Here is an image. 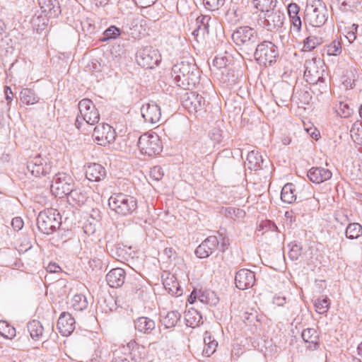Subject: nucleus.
<instances>
[{
	"instance_id": "obj_15",
	"label": "nucleus",
	"mask_w": 362,
	"mask_h": 362,
	"mask_svg": "<svg viewBox=\"0 0 362 362\" xmlns=\"http://www.w3.org/2000/svg\"><path fill=\"white\" fill-rule=\"evenodd\" d=\"M255 283V273L249 269H242L236 272L235 284L240 290H245L252 287Z\"/></svg>"
},
{
	"instance_id": "obj_9",
	"label": "nucleus",
	"mask_w": 362,
	"mask_h": 362,
	"mask_svg": "<svg viewBox=\"0 0 362 362\" xmlns=\"http://www.w3.org/2000/svg\"><path fill=\"white\" fill-rule=\"evenodd\" d=\"M136 62L145 69H152L158 65L161 56L158 49L153 47H145L136 53Z\"/></svg>"
},
{
	"instance_id": "obj_45",
	"label": "nucleus",
	"mask_w": 362,
	"mask_h": 362,
	"mask_svg": "<svg viewBox=\"0 0 362 362\" xmlns=\"http://www.w3.org/2000/svg\"><path fill=\"white\" fill-rule=\"evenodd\" d=\"M254 6L261 11V13L267 12V10L274 8L276 0H252Z\"/></svg>"
},
{
	"instance_id": "obj_6",
	"label": "nucleus",
	"mask_w": 362,
	"mask_h": 362,
	"mask_svg": "<svg viewBox=\"0 0 362 362\" xmlns=\"http://www.w3.org/2000/svg\"><path fill=\"white\" fill-rule=\"evenodd\" d=\"M254 57L259 64L270 66L276 62L279 50L272 42L263 41L255 46Z\"/></svg>"
},
{
	"instance_id": "obj_3",
	"label": "nucleus",
	"mask_w": 362,
	"mask_h": 362,
	"mask_svg": "<svg viewBox=\"0 0 362 362\" xmlns=\"http://www.w3.org/2000/svg\"><path fill=\"white\" fill-rule=\"evenodd\" d=\"M73 180L71 177L65 173H58L52 179L51 192L55 197L63 199L67 197V202H70L69 198H74L78 195L76 191L72 189Z\"/></svg>"
},
{
	"instance_id": "obj_63",
	"label": "nucleus",
	"mask_w": 362,
	"mask_h": 362,
	"mask_svg": "<svg viewBox=\"0 0 362 362\" xmlns=\"http://www.w3.org/2000/svg\"><path fill=\"white\" fill-rule=\"evenodd\" d=\"M135 4L141 8H146L153 4L156 0H133Z\"/></svg>"
},
{
	"instance_id": "obj_13",
	"label": "nucleus",
	"mask_w": 362,
	"mask_h": 362,
	"mask_svg": "<svg viewBox=\"0 0 362 362\" xmlns=\"http://www.w3.org/2000/svg\"><path fill=\"white\" fill-rule=\"evenodd\" d=\"M211 18L208 15H201L196 19L197 27L193 30L192 35L198 43H203L206 36L209 33Z\"/></svg>"
},
{
	"instance_id": "obj_18",
	"label": "nucleus",
	"mask_w": 362,
	"mask_h": 362,
	"mask_svg": "<svg viewBox=\"0 0 362 362\" xmlns=\"http://www.w3.org/2000/svg\"><path fill=\"white\" fill-rule=\"evenodd\" d=\"M75 320L71 314L62 313L57 322V329L63 336H69L75 329Z\"/></svg>"
},
{
	"instance_id": "obj_47",
	"label": "nucleus",
	"mask_w": 362,
	"mask_h": 362,
	"mask_svg": "<svg viewBox=\"0 0 362 362\" xmlns=\"http://www.w3.org/2000/svg\"><path fill=\"white\" fill-rule=\"evenodd\" d=\"M329 299L327 297L319 298L315 300V308L319 314H325L329 308Z\"/></svg>"
},
{
	"instance_id": "obj_37",
	"label": "nucleus",
	"mask_w": 362,
	"mask_h": 362,
	"mask_svg": "<svg viewBox=\"0 0 362 362\" xmlns=\"http://www.w3.org/2000/svg\"><path fill=\"white\" fill-rule=\"evenodd\" d=\"M93 102L88 98H84L79 101L78 109L83 119L90 120V115H89V111L93 110Z\"/></svg>"
},
{
	"instance_id": "obj_57",
	"label": "nucleus",
	"mask_w": 362,
	"mask_h": 362,
	"mask_svg": "<svg viewBox=\"0 0 362 362\" xmlns=\"http://www.w3.org/2000/svg\"><path fill=\"white\" fill-rule=\"evenodd\" d=\"M164 175V172L160 166L156 165L150 170V177L151 180L158 182L160 180Z\"/></svg>"
},
{
	"instance_id": "obj_53",
	"label": "nucleus",
	"mask_w": 362,
	"mask_h": 362,
	"mask_svg": "<svg viewBox=\"0 0 362 362\" xmlns=\"http://www.w3.org/2000/svg\"><path fill=\"white\" fill-rule=\"evenodd\" d=\"M203 3L207 10L214 11L224 4L225 0H203Z\"/></svg>"
},
{
	"instance_id": "obj_30",
	"label": "nucleus",
	"mask_w": 362,
	"mask_h": 362,
	"mask_svg": "<svg viewBox=\"0 0 362 362\" xmlns=\"http://www.w3.org/2000/svg\"><path fill=\"white\" fill-rule=\"evenodd\" d=\"M281 199L285 204H293L296 201V187L293 183H287L282 187Z\"/></svg>"
},
{
	"instance_id": "obj_46",
	"label": "nucleus",
	"mask_w": 362,
	"mask_h": 362,
	"mask_svg": "<svg viewBox=\"0 0 362 362\" xmlns=\"http://www.w3.org/2000/svg\"><path fill=\"white\" fill-rule=\"evenodd\" d=\"M323 40L321 37L315 35H310L304 40L303 51H311L314 49L317 45H321Z\"/></svg>"
},
{
	"instance_id": "obj_40",
	"label": "nucleus",
	"mask_w": 362,
	"mask_h": 362,
	"mask_svg": "<svg viewBox=\"0 0 362 362\" xmlns=\"http://www.w3.org/2000/svg\"><path fill=\"white\" fill-rule=\"evenodd\" d=\"M119 349L122 350L124 352L128 351L131 355V358L133 360L137 356L136 352L139 354V356H141V350L144 351V347L139 346L135 340H131L127 344V346H122Z\"/></svg>"
},
{
	"instance_id": "obj_11",
	"label": "nucleus",
	"mask_w": 362,
	"mask_h": 362,
	"mask_svg": "<svg viewBox=\"0 0 362 362\" xmlns=\"http://www.w3.org/2000/svg\"><path fill=\"white\" fill-rule=\"evenodd\" d=\"M204 98L195 92L187 93L182 100V106L189 112L196 114L204 110Z\"/></svg>"
},
{
	"instance_id": "obj_2",
	"label": "nucleus",
	"mask_w": 362,
	"mask_h": 362,
	"mask_svg": "<svg viewBox=\"0 0 362 362\" xmlns=\"http://www.w3.org/2000/svg\"><path fill=\"white\" fill-rule=\"evenodd\" d=\"M232 40L240 50L250 54L253 52L259 37L255 29L249 26H242L233 33Z\"/></svg>"
},
{
	"instance_id": "obj_4",
	"label": "nucleus",
	"mask_w": 362,
	"mask_h": 362,
	"mask_svg": "<svg viewBox=\"0 0 362 362\" xmlns=\"http://www.w3.org/2000/svg\"><path fill=\"white\" fill-rule=\"evenodd\" d=\"M62 217L57 209L47 208L39 213L37 218V225L40 231L44 234L49 235L59 228Z\"/></svg>"
},
{
	"instance_id": "obj_7",
	"label": "nucleus",
	"mask_w": 362,
	"mask_h": 362,
	"mask_svg": "<svg viewBox=\"0 0 362 362\" xmlns=\"http://www.w3.org/2000/svg\"><path fill=\"white\" fill-rule=\"evenodd\" d=\"M285 20L284 14L278 9L272 8L258 15L257 23L268 31H277L282 28Z\"/></svg>"
},
{
	"instance_id": "obj_29",
	"label": "nucleus",
	"mask_w": 362,
	"mask_h": 362,
	"mask_svg": "<svg viewBox=\"0 0 362 362\" xmlns=\"http://www.w3.org/2000/svg\"><path fill=\"white\" fill-rule=\"evenodd\" d=\"M255 233L257 235H265L272 233L274 238H278V228L270 220H262L258 224Z\"/></svg>"
},
{
	"instance_id": "obj_20",
	"label": "nucleus",
	"mask_w": 362,
	"mask_h": 362,
	"mask_svg": "<svg viewBox=\"0 0 362 362\" xmlns=\"http://www.w3.org/2000/svg\"><path fill=\"white\" fill-rule=\"evenodd\" d=\"M42 13L49 18L58 17L61 8L58 0H37Z\"/></svg>"
},
{
	"instance_id": "obj_28",
	"label": "nucleus",
	"mask_w": 362,
	"mask_h": 362,
	"mask_svg": "<svg viewBox=\"0 0 362 362\" xmlns=\"http://www.w3.org/2000/svg\"><path fill=\"white\" fill-rule=\"evenodd\" d=\"M134 327L138 332L148 334L155 329L156 322L149 317H139L134 320Z\"/></svg>"
},
{
	"instance_id": "obj_35",
	"label": "nucleus",
	"mask_w": 362,
	"mask_h": 362,
	"mask_svg": "<svg viewBox=\"0 0 362 362\" xmlns=\"http://www.w3.org/2000/svg\"><path fill=\"white\" fill-rule=\"evenodd\" d=\"M27 327L33 339H39L42 335L44 329L40 321L33 320L28 323Z\"/></svg>"
},
{
	"instance_id": "obj_51",
	"label": "nucleus",
	"mask_w": 362,
	"mask_h": 362,
	"mask_svg": "<svg viewBox=\"0 0 362 362\" xmlns=\"http://www.w3.org/2000/svg\"><path fill=\"white\" fill-rule=\"evenodd\" d=\"M121 34V30L119 28L115 25H111L107 29H106L103 33V37L102 41H107L110 40L116 39Z\"/></svg>"
},
{
	"instance_id": "obj_61",
	"label": "nucleus",
	"mask_w": 362,
	"mask_h": 362,
	"mask_svg": "<svg viewBox=\"0 0 362 362\" xmlns=\"http://www.w3.org/2000/svg\"><path fill=\"white\" fill-rule=\"evenodd\" d=\"M126 252L124 247H122L120 245H117L115 250L114 257L117 258L118 260L122 261V259H125Z\"/></svg>"
},
{
	"instance_id": "obj_62",
	"label": "nucleus",
	"mask_w": 362,
	"mask_h": 362,
	"mask_svg": "<svg viewBox=\"0 0 362 362\" xmlns=\"http://www.w3.org/2000/svg\"><path fill=\"white\" fill-rule=\"evenodd\" d=\"M11 226L15 230H19L23 227V221L21 217H15L11 221Z\"/></svg>"
},
{
	"instance_id": "obj_14",
	"label": "nucleus",
	"mask_w": 362,
	"mask_h": 362,
	"mask_svg": "<svg viewBox=\"0 0 362 362\" xmlns=\"http://www.w3.org/2000/svg\"><path fill=\"white\" fill-rule=\"evenodd\" d=\"M141 113L145 122L156 124L161 117L160 107L154 102L146 103L141 107Z\"/></svg>"
},
{
	"instance_id": "obj_55",
	"label": "nucleus",
	"mask_w": 362,
	"mask_h": 362,
	"mask_svg": "<svg viewBox=\"0 0 362 362\" xmlns=\"http://www.w3.org/2000/svg\"><path fill=\"white\" fill-rule=\"evenodd\" d=\"M315 199L318 202V204H325L330 203L334 200V197L331 194L330 192H317L315 196Z\"/></svg>"
},
{
	"instance_id": "obj_10",
	"label": "nucleus",
	"mask_w": 362,
	"mask_h": 362,
	"mask_svg": "<svg viewBox=\"0 0 362 362\" xmlns=\"http://www.w3.org/2000/svg\"><path fill=\"white\" fill-rule=\"evenodd\" d=\"M93 137L98 144L105 146L115 141L116 133L110 125L101 123L98 124L94 128Z\"/></svg>"
},
{
	"instance_id": "obj_59",
	"label": "nucleus",
	"mask_w": 362,
	"mask_h": 362,
	"mask_svg": "<svg viewBox=\"0 0 362 362\" xmlns=\"http://www.w3.org/2000/svg\"><path fill=\"white\" fill-rule=\"evenodd\" d=\"M89 115H90V119H84L88 124L93 125L95 124L98 123L100 119V114L98 111V110L95 108V105H93V110L89 111Z\"/></svg>"
},
{
	"instance_id": "obj_64",
	"label": "nucleus",
	"mask_w": 362,
	"mask_h": 362,
	"mask_svg": "<svg viewBox=\"0 0 362 362\" xmlns=\"http://www.w3.org/2000/svg\"><path fill=\"white\" fill-rule=\"evenodd\" d=\"M46 269L49 273H59L62 272L61 267L56 263H49Z\"/></svg>"
},
{
	"instance_id": "obj_50",
	"label": "nucleus",
	"mask_w": 362,
	"mask_h": 362,
	"mask_svg": "<svg viewBox=\"0 0 362 362\" xmlns=\"http://www.w3.org/2000/svg\"><path fill=\"white\" fill-rule=\"evenodd\" d=\"M350 133L354 142L359 144L361 140L360 137H362V122H355L351 128Z\"/></svg>"
},
{
	"instance_id": "obj_17",
	"label": "nucleus",
	"mask_w": 362,
	"mask_h": 362,
	"mask_svg": "<svg viewBox=\"0 0 362 362\" xmlns=\"http://www.w3.org/2000/svg\"><path fill=\"white\" fill-rule=\"evenodd\" d=\"M317 62L318 64H320V59L317 60L316 58H313L311 59L306 60L304 64V76L307 81H310L312 83L324 81L323 77L319 71Z\"/></svg>"
},
{
	"instance_id": "obj_52",
	"label": "nucleus",
	"mask_w": 362,
	"mask_h": 362,
	"mask_svg": "<svg viewBox=\"0 0 362 362\" xmlns=\"http://www.w3.org/2000/svg\"><path fill=\"white\" fill-rule=\"evenodd\" d=\"M335 111L337 115L344 118L349 117L353 113V110L347 103L344 102H339V105L335 107Z\"/></svg>"
},
{
	"instance_id": "obj_27",
	"label": "nucleus",
	"mask_w": 362,
	"mask_h": 362,
	"mask_svg": "<svg viewBox=\"0 0 362 362\" xmlns=\"http://www.w3.org/2000/svg\"><path fill=\"white\" fill-rule=\"evenodd\" d=\"M181 315L177 310L160 312V322L165 329H170L175 327L180 320Z\"/></svg>"
},
{
	"instance_id": "obj_58",
	"label": "nucleus",
	"mask_w": 362,
	"mask_h": 362,
	"mask_svg": "<svg viewBox=\"0 0 362 362\" xmlns=\"http://www.w3.org/2000/svg\"><path fill=\"white\" fill-rule=\"evenodd\" d=\"M302 247L298 244H293L288 252V257L291 260H296L301 255Z\"/></svg>"
},
{
	"instance_id": "obj_22",
	"label": "nucleus",
	"mask_w": 362,
	"mask_h": 362,
	"mask_svg": "<svg viewBox=\"0 0 362 362\" xmlns=\"http://www.w3.org/2000/svg\"><path fill=\"white\" fill-rule=\"evenodd\" d=\"M126 273L122 268L111 269L106 275L107 284L112 288L122 286L125 281Z\"/></svg>"
},
{
	"instance_id": "obj_43",
	"label": "nucleus",
	"mask_w": 362,
	"mask_h": 362,
	"mask_svg": "<svg viewBox=\"0 0 362 362\" xmlns=\"http://www.w3.org/2000/svg\"><path fill=\"white\" fill-rule=\"evenodd\" d=\"M134 202H136L134 197L117 193L109 197L107 204H132Z\"/></svg>"
},
{
	"instance_id": "obj_36",
	"label": "nucleus",
	"mask_w": 362,
	"mask_h": 362,
	"mask_svg": "<svg viewBox=\"0 0 362 362\" xmlns=\"http://www.w3.org/2000/svg\"><path fill=\"white\" fill-rule=\"evenodd\" d=\"M21 100L26 105H33L39 101V98L30 88H23L20 93Z\"/></svg>"
},
{
	"instance_id": "obj_44",
	"label": "nucleus",
	"mask_w": 362,
	"mask_h": 362,
	"mask_svg": "<svg viewBox=\"0 0 362 362\" xmlns=\"http://www.w3.org/2000/svg\"><path fill=\"white\" fill-rule=\"evenodd\" d=\"M111 211L116 214L127 216L134 211L137 205H108Z\"/></svg>"
},
{
	"instance_id": "obj_56",
	"label": "nucleus",
	"mask_w": 362,
	"mask_h": 362,
	"mask_svg": "<svg viewBox=\"0 0 362 362\" xmlns=\"http://www.w3.org/2000/svg\"><path fill=\"white\" fill-rule=\"evenodd\" d=\"M112 362H130L129 356L121 349L113 351Z\"/></svg>"
},
{
	"instance_id": "obj_23",
	"label": "nucleus",
	"mask_w": 362,
	"mask_h": 362,
	"mask_svg": "<svg viewBox=\"0 0 362 362\" xmlns=\"http://www.w3.org/2000/svg\"><path fill=\"white\" fill-rule=\"evenodd\" d=\"M86 177L92 182H99L106 176L105 168L98 163H90L86 168Z\"/></svg>"
},
{
	"instance_id": "obj_49",
	"label": "nucleus",
	"mask_w": 362,
	"mask_h": 362,
	"mask_svg": "<svg viewBox=\"0 0 362 362\" xmlns=\"http://www.w3.org/2000/svg\"><path fill=\"white\" fill-rule=\"evenodd\" d=\"M325 50L329 56H339L342 52L341 44L334 40L326 47Z\"/></svg>"
},
{
	"instance_id": "obj_42",
	"label": "nucleus",
	"mask_w": 362,
	"mask_h": 362,
	"mask_svg": "<svg viewBox=\"0 0 362 362\" xmlns=\"http://www.w3.org/2000/svg\"><path fill=\"white\" fill-rule=\"evenodd\" d=\"M339 8L342 12H354L360 4V0H337Z\"/></svg>"
},
{
	"instance_id": "obj_26",
	"label": "nucleus",
	"mask_w": 362,
	"mask_h": 362,
	"mask_svg": "<svg viewBox=\"0 0 362 362\" xmlns=\"http://www.w3.org/2000/svg\"><path fill=\"white\" fill-rule=\"evenodd\" d=\"M264 158L257 151H251L248 153L245 165L250 170H258L262 169Z\"/></svg>"
},
{
	"instance_id": "obj_24",
	"label": "nucleus",
	"mask_w": 362,
	"mask_h": 362,
	"mask_svg": "<svg viewBox=\"0 0 362 362\" xmlns=\"http://www.w3.org/2000/svg\"><path fill=\"white\" fill-rule=\"evenodd\" d=\"M287 10L291 21V30L298 33L302 25L301 19L298 16L300 8L298 4L291 3L288 5Z\"/></svg>"
},
{
	"instance_id": "obj_25",
	"label": "nucleus",
	"mask_w": 362,
	"mask_h": 362,
	"mask_svg": "<svg viewBox=\"0 0 362 362\" xmlns=\"http://www.w3.org/2000/svg\"><path fill=\"white\" fill-rule=\"evenodd\" d=\"M332 175L331 171L324 168H312L308 173L310 181L317 184L329 180Z\"/></svg>"
},
{
	"instance_id": "obj_21",
	"label": "nucleus",
	"mask_w": 362,
	"mask_h": 362,
	"mask_svg": "<svg viewBox=\"0 0 362 362\" xmlns=\"http://www.w3.org/2000/svg\"><path fill=\"white\" fill-rule=\"evenodd\" d=\"M301 337L305 343L307 349L313 351L320 347L319 334L313 328H307L303 330Z\"/></svg>"
},
{
	"instance_id": "obj_38",
	"label": "nucleus",
	"mask_w": 362,
	"mask_h": 362,
	"mask_svg": "<svg viewBox=\"0 0 362 362\" xmlns=\"http://www.w3.org/2000/svg\"><path fill=\"white\" fill-rule=\"evenodd\" d=\"M72 308L76 311H82L87 308L88 300L83 294H76L71 300Z\"/></svg>"
},
{
	"instance_id": "obj_60",
	"label": "nucleus",
	"mask_w": 362,
	"mask_h": 362,
	"mask_svg": "<svg viewBox=\"0 0 362 362\" xmlns=\"http://www.w3.org/2000/svg\"><path fill=\"white\" fill-rule=\"evenodd\" d=\"M228 59L226 57H216L213 60V66L218 69L226 68Z\"/></svg>"
},
{
	"instance_id": "obj_34",
	"label": "nucleus",
	"mask_w": 362,
	"mask_h": 362,
	"mask_svg": "<svg viewBox=\"0 0 362 362\" xmlns=\"http://www.w3.org/2000/svg\"><path fill=\"white\" fill-rule=\"evenodd\" d=\"M49 17L47 16L45 14L43 15H34L31 19V24L34 30H36L37 33H40L44 30L47 24H48V18Z\"/></svg>"
},
{
	"instance_id": "obj_31",
	"label": "nucleus",
	"mask_w": 362,
	"mask_h": 362,
	"mask_svg": "<svg viewBox=\"0 0 362 362\" xmlns=\"http://www.w3.org/2000/svg\"><path fill=\"white\" fill-rule=\"evenodd\" d=\"M185 320L187 327H196L202 323V316L197 310L189 308L185 314Z\"/></svg>"
},
{
	"instance_id": "obj_41",
	"label": "nucleus",
	"mask_w": 362,
	"mask_h": 362,
	"mask_svg": "<svg viewBox=\"0 0 362 362\" xmlns=\"http://www.w3.org/2000/svg\"><path fill=\"white\" fill-rule=\"evenodd\" d=\"M345 235L348 239H356L362 235V226L358 223H349L346 228Z\"/></svg>"
},
{
	"instance_id": "obj_12",
	"label": "nucleus",
	"mask_w": 362,
	"mask_h": 362,
	"mask_svg": "<svg viewBox=\"0 0 362 362\" xmlns=\"http://www.w3.org/2000/svg\"><path fill=\"white\" fill-rule=\"evenodd\" d=\"M50 163L38 155L30 158L27 163V168L35 177L45 175L51 171Z\"/></svg>"
},
{
	"instance_id": "obj_39",
	"label": "nucleus",
	"mask_w": 362,
	"mask_h": 362,
	"mask_svg": "<svg viewBox=\"0 0 362 362\" xmlns=\"http://www.w3.org/2000/svg\"><path fill=\"white\" fill-rule=\"evenodd\" d=\"M16 332L14 327L6 321L0 320V335L5 339H12L16 337Z\"/></svg>"
},
{
	"instance_id": "obj_19",
	"label": "nucleus",
	"mask_w": 362,
	"mask_h": 362,
	"mask_svg": "<svg viewBox=\"0 0 362 362\" xmlns=\"http://www.w3.org/2000/svg\"><path fill=\"white\" fill-rule=\"evenodd\" d=\"M291 90L287 84H280L275 86L272 90V95L276 103L279 106H288L291 97Z\"/></svg>"
},
{
	"instance_id": "obj_48",
	"label": "nucleus",
	"mask_w": 362,
	"mask_h": 362,
	"mask_svg": "<svg viewBox=\"0 0 362 362\" xmlns=\"http://www.w3.org/2000/svg\"><path fill=\"white\" fill-rule=\"evenodd\" d=\"M198 298L200 302L206 304L216 305L218 302V298L216 297L214 292L211 291H204L198 296Z\"/></svg>"
},
{
	"instance_id": "obj_5",
	"label": "nucleus",
	"mask_w": 362,
	"mask_h": 362,
	"mask_svg": "<svg viewBox=\"0 0 362 362\" xmlns=\"http://www.w3.org/2000/svg\"><path fill=\"white\" fill-rule=\"evenodd\" d=\"M328 11L326 5L321 0L308 4L305 10V22L313 27H321L327 21Z\"/></svg>"
},
{
	"instance_id": "obj_32",
	"label": "nucleus",
	"mask_w": 362,
	"mask_h": 362,
	"mask_svg": "<svg viewBox=\"0 0 362 362\" xmlns=\"http://www.w3.org/2000/svg\"><path fill=\"white\" fill-rule=\"evenodd\" d=\"M204 346L203 349V354L206 356H210L216 350L218 346L217 341L212 337L209 332H205L204 335Z\"/></svg>"
},
{
	"instance_id": "obj_1",
	"label": "nucleus",
	"mask_w": 362,
	"mask_h": 362,
	"mask_svg": "<svg viewBox=\"0 0 362 362\" xmlns=\"http://www.w3.org/2000/svg\"><path fill=\"white\" fill-rule=\"evenodd\" d=\"M171 74L177 86L185 90L194 88L200 78V71L197 65L187 61L173 65Z\"/></svg>"
},
{
	"instance_id": "obj_54",
	"label": "nucleus",
	"mask_w": 362,
	"mask_h": 362,
	"mask_svg": "<svg viewBox=\"0 0 362 362\" xmlns=\"http://www.w3.org/2000/svg\"><path fill=\"white\" fill-rule=\"evenodd\" d=\"M225 18L228 23L235 25L240 21V15L238 13L237 10L230 8L226 12Z\"/></svg>"
},
{
	"instance_id": "obj_8",
	"label": "nucleus",
	"mask_w": 362,
	"mask_h": 362,
	"mask_svg": "<svg viewBox=\"0 0 362 362\" xmlns=\"http://www.w3.org/2000/svg\"><path fill=\"white\" fill-rule=\"evenodd\" d=\"M138 146L142 154L153 156L159 154L163 145L159 136L154 132H147L140 136Z\"/></svg>"
},
{
	"instance_id": "obj_33",
	"label": "nucleus",
	"mask_w": 362,
	"mask_h": 362,
	"mask_svg": "<svg viewBox=\"0 0 362 362\" xmlns=\"http://www.w3.org/2000/svg\"><path fill=\"white\" fill-rule=\"evenodd\" d=\"M242 319L245 326L248 327L251 332H255L260 323L256 312H245L243 314Z\"/></svg>"
},
{
	"instance_id": "obj_16",
	"label": "nucleus",
	"mask_w": 362,
	"mask_h": 362,
	"mask_svg": "<svg viewBox=\"0 0 362 362\" xmlns=\"http://www.w3.org/2000/svg\"><path fill=\"white\" fill-rule=\"evenodd\" d=\"M218 245L216 236H209L197 247L195 254L200 259L206 258L218 248Z\"/></svg>"
}]
</instances>
